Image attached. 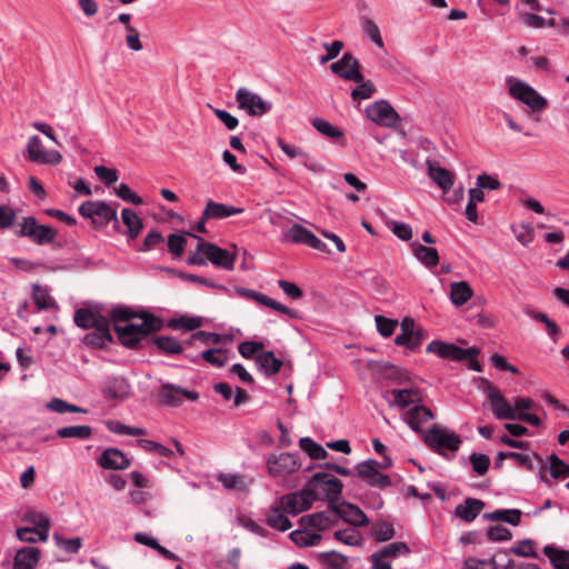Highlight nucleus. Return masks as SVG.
<instances>
[{
  "label": "nucleus",
  "instance_id": "14",
  "mask_svg": "<svg viewBox=\"0 0 569 569\" xmlns=\"http://www.w3.org/2000/svg\"><path fill=\"white\" fill-rule=\"evenodd\" d=\"M357 471L358 476L370 486L378 488H387L391 486L390 478L387 475L379 471L377 460L368 459L363 462L358 463Z\"/></svg>",
  "mask_w": 569,
  "mask_h": 569
},
{
  "label": "nucleus",
  "instance_id": "31",
  "mask_svg": "<svg viewBox=\"0 0 569 569\" xmlns=\"http://www.w3.org/2000/svg\"><path fill=\"white\" fill-rule=\"evenodd\" d=\"M104 395L109 398L123 400L130 395V385L123 377L109 378L104 386Z\"/></svg>",
  "mask_w": 569,
  "mask_h": 569
},
{
  "label": "nucleus",
  "instance_id": "8",
  "mask_svg": "<svg viewBox=\"0 0 569 569\" xmlns=\"http://www.w3.org/2000/svg\"><path fill=\"white\" fill-rule=\"evenodd\" d=\"M236 101L238 107L251 117H262L272 109L270 101L264 100L261 96L247 88H239L237 90Z\"/></svg>",
  "mask_w": 569,
  "mask_h": 569
},
{
  "label": "nucleus",
  "instance_id": "17",
  "mask_svg": "<svg viewBox=\"0 0 569 569\" xmlns=\"http://www.w3.org/2000/svg\"><path fill=\"white\" fill-rule=\"evenodd\" d=\"M284 238L291 242L307 244L312 249L326 251L327 246L313 232L300 224H293L286 233Z\"/></svg>",
  "mask_w": 569,
  "mask_h": 569
},
{
  "label": "nucleus",
  "instance_id": "13",
  "mask_svg": "<svg viewBox=\"0 0 569 569\" xmlns=\"http://www.w3.org/2000/svg\"><path fill=\"white\" fill-rule=\"evenodd\" d=\"M308 486L318 495L321 492L330 500L337 499L342 491V482L338 478L321 472L316 473Z\"/></svg>",
  "mask_w": 569,
  "mask_h": 569
},
{
  "label": "nucleus",
  "instance_id": "40",
  "mask_svg": "<svg viewBox=\"0 0 569 569\" xmlns=\"http://www.w3.org/2000/svg\"><path fill=\"white\" fill-rule=\"evenodd\" d=\"M312 126L316 130H318L323 136L331 138L337 141H341L343 144L345 133L338 127L331 124L328 120L323 118H316L312 120Z\"/></svg>",
  "mask_w": 569,
  "mask_h": 569
},
{
  "label": "nucleus",
  "instance_id": "44",
  "mask_svg": "<svg viewBox=\"0 0 569 569\" xmlns=\"http://www.w3.org/2000/svg\"><path fill=\"white\" fill-rule=\"evenodd\" d=\"M299 447L303 450L311 459H325L328 456L327 450L309 437H303L299 440Z\"/></svg>",
  "mask_w": 569,
  "mask_h": 569
},
{
  "label": "nucleus",
  "instance_id": "27",
  "mask_svg": "<svg viewBox=\"0 0 569 569\" xmlns=\"http://www.w3.org/2000/svg\"><path fill=\"white\" fill-rule=\"evenodd\" d=\"M415 258L428 269H433L439 263V253L436 248L426 247L421 243H411Z\"/></svg>",
  "mask_w": 569,
  "mask_h": 569
},
{
  "label": "nucleus",
  "instance_id": "4",
  "mask_svg": "<svg viewBox=\"0 0 569 569\" xmlns=\"http://www.w3.org/2000/svg\"><path fill=\"white\" fill-rule=\"evenodd\" d=\"M266 467L268 475L277 483L283 485L291 475L300 469L301 463L293 453L272 452L266 460Z\"/></svg>",
  "mask_w": 569,
  "mask_h": 569
},
{
  "label": "nucleus",
  "instance_id": "39",
  "mask_svg": "<svg viewBox=\"0 0 569 569\" xmlns=\"http://www.w3.org/2000/svg\"><path fill=\"white\" fill-rule=\"evenodd\" d=\"M282 511L280 505L270 508L267 513V523L273 529L287 531L291 528V522Z\"/></svg>",
  "mask_w": 569,
  "mask_h": 569
},
{
  "label": "nucleus",
  "instance_id": "11",
  "mask_svg": "<svg viewBox=\"0 0 569 569\" xmlns=\"http://www.w3.org/2000/svg\"><path fill=\"white\" fill-rule=\"evenodd\" d=\"M427 352L435 353L442 359L466 360L478 355L475 348L462 349L453 343L433 340L427 346Z\"/></svg>",
  "mask_w": 569,
  "mask_h": 569
},
{
  "label": "nucleus",
  "instance_id": "63",
  "mask_svg": "<svg viewBox=\"0 0 569 569\" xmlns=\"http://www.w3.org/2000/svg\"><path fill=\"white\" fill-rule=\"evenodd\" d=\"M470 462L472 465L473 471L479 476H483L490 466L489 457L483 453H472L470 456Z\"/></svg>",
  "mask_w": 569,
  "mask_h": 569
},
{
  "label": "nucleus",
  "instance_id": "49",
  "mask_svg": "<svg viewBox=\"0 0 569 569\" xmlns=\"http://www.w3.org/2000/svg\"><path fill=\"white\" fill-rule=\"evenodd\" d=\"M23 519L24 521L34 526V528L46 530L49 533L50 519L46 513L36 510H29L24 513Z\"/></svg>",
  "mask_w": 569,
  "mask_h": 569
},
{
  "label": "nucleus",
  "instance_id": "41",
  "mask_svg": "<svg viewBox=\"0 0 569 569\" xmlns=\"http://www.w3.org/2000/svg\"><path fill=\"white\" fill-rule=\"evenodd\" d=\"M491 521H503L512 526H517L521 520V511L519 509H498L486 515Z\"/></svg>",
  "mask_w": 569,
  "mask_h": 569
},
{
  "label": "nucleus",
  "instance_id": "7",
  "mask_svg": "<svg viewBox=\"0 0 569 569\" xmlns=\"http://www.w3.org/2000/svg\"><path fill=\"white\" fill-rule=\"evenodd\" d=\"M17 234L29 238L39 246H43L51 243L56 239L57 231L49 226L39 224L34 217H24L19 223Z\"/></svg>",
  "mask_w": 569,
  "mask_h": 569
},
{
  "label": "nucleus",
  "instance_id": "28",
  "mask_svg": "<svg viewBox=\"0 0 569 569\" xmlns=\"http://www.w3.org/2000/svg\"><path fill=\"white\" fill-rule=\"evenodd\" d=\"M213 390L222 396L224 400H232L234 407H239L249 400V395L243 389L237 387L233 390L227 382L216 383Z\"/></svg>",
  "mask_w": 569,
  "mask_h": 569
},
{
  "label": "nucleus",
  "instance_id": "23",
  "mask_svg": "<svg viewBox=\"0 0 569 569\" xmlns=\"http://www.w3.org/2000/svg\"><path fill=\"white\" fill-rule=\"evenodd\" d=\"M242 212V208L208 200L203 209V219H224Z\"/></svg>",
  "mask_w": 569,
  "mask_h": 569
},
{
  "label": "nucleus",
  "instance_id": "34",
  "mask_svg": "<svg viewBox=\"0 0 569 569\" xmlns=\"http://www.w3.org/2000/svg\"><path fill=\"white\" fill-rule=\"evenodd\" d=\"M256 365L267 376H273L281 369L282 361L272 351H264L257 356Z\"/></svg>",
  "mask_w": 569,
  "mask_h": 569
},
{
  "label": "nucleus",
  "instance_id": "53",
  "mask_svg": "<svg viewBox=\"0 0 569 569\" xmlns=\"http://www.w3.org/2000/svg\"><path fill=\"white\" fill-rule=\"evenodd\" d=\"M32 297L39 309H51L56 307L53 298L49 295L47 289H43L40 286L33 287Z\"/></svg>",
  "mask_w": 569,
  "mask_h": 569
},
{
  "label": "nucleus",
  "instance_id": "64",
  "mask_svg": "<svg viewBox=\"0 0 569 569\" xmlns=\"http://www.w3.org/2000/svg\"><path fill=\"white\" fill-rule=\"evenodd\" d=\"M462 569H497L493 559L467 558L462 563Z\"/></svg>",
  "mask_w": 569,
  "mask_h": 569
},
{
  "label": "nucleus",
  "instance_id": "1",
  "mask_svg": "<svg viewBox=\"0 0 569 569\" xmlns=\"http://www.w3.org/2000/svg\"><path fill=\"white\" fill-rule=\"evenodd\" d=\"M110 318L114 322V331L121 343L129 348H136L150 332L161 328L159 318L141 312L136 315L128 307H117L110 311Z\"/></svg>",
  "mask_w": 569,
  "mask_h": 569
},
{
  "label": "nucleus",
  "instance_id": "12",
  "mask_svg": "<svg viewBox=\"0 0 569 569\" xmlns=\"http://www.w3.org/2000/svg\"><path fill=\"white\" fill-rule=\"evenodd\" d=\"M191 236V233H189ZM193 238L199 240V250H203L207 260L213 263L216 267L232 270L234 268L236 257L228 250L222 249L211 242H206L197 236Z\"/></svg>",
  "mask_w": 569,
  "mask_h": 569
},
{
  "label": "nucleus",
  "instance_id": "15",
  "mask_svg": "<svg viewBox=\"0 0 569 569\" xmlns=\"http://www.w3.org/2000/svg\"><path fill=\"white\" fill-rule=\"evenodd\" d=\"M331 71L347 80L361 82L363 76L359 71V61L351 54L345 53L340 60L330 66Z\"/></svg>",
  "mask_w": 569,
  "mask_h": 569
},
{
  "label": "nucleus",
  "instance_id": "26",
  "mask_svg": "<svg viewBox=\"0 0 569 569\" xmlns=\"http://www.w3.org/2000/svg\"><path fill=\"white\" fill-rule=\"evenodd\" d=\"M395 343L410 350L419 347V338L415 337V320L412 318L407 317L401 321V333L396 337Z\"/></svg>",
  "mask_w": 569,
  "mask_h": 569
},
{
  "label": "nucleus",
  "instance_id": "47",
  "mask_svg": "<svg viewBox=\"0 0 569 569\" xmlns=\"http://www.w3.org/2000/svg\"><path fill=\"white\" fill-rule=\"evenodd\" d=\"M383 557L389 559H397L401 556H407L411 552L409 546L402 541L391 542L378 550Z\"/></svg>",
  "mask_w": 569,
  "mask_h": 569
},
{
  "label": "nucleus",
  "instance_id": "9",
  "mask_svg": "<svg viewBox=\"0 0 569 569\" xmlns=\"http://www.w3.org/2000/svg\"><path fill=\"white\" fill-rule=\"evenodd\" d=\"M485 393L487 399L491 406L492 413L497 419L500 420H515L517 419L516 409H513V405H511L500 392V390L488 383Z\"/></svg>",
  "mask_w": 569,
  "mask_h": 569
},
{
  "label": "nucleus",
  "instance_id": "48",
  "mask_svg": "<svg viewBox=\"0 0 569 569\" xmlns=\"http://www.w3.org/2000/svg\"><path fill=\"white\" fill-rule=\"evenodd\" d=\"M17 536L21 541L26 542H37V541H47L49 533L46 530H40L37 528H19L17 530Z\"/></svg>",
  "mask_w": 569,
  "mask_h": 569
},
{
  "label": "nucleus",
  "instance_id": "60",
  "mask_svg": "<svg viewBox=\"0 0 569 569\" xmlns=\"http://www.w3.org/2000/svg\"><path fill=\"white\" fill-rule=\"evenodd\" d=\"M157 347L164 351L166 353H171V355H174V353H179L181 352V346L179 343L178 340H176L174 338H170V337H158L156 340H154Z\"/></svg>",
  "mask_w": 569,
  "mask_h": 569
},
{
  "label": "nucleus",
  "instance_id": "22",
  "mask_svg": "<svg viewBox=\"0 0 569 569\" xmlns=\"http://www.w3.org/2000/svg\"><path fill=\"white\" fill-rule=\"evenodd\" d=\"M98 463L103 469L122 470L129 467L130 461L122 451L108 448L98 458Z\"/></svg>",
  "mask_w": 569,
  "mask_h": 569
},
{
  "label": "nucleus",
  "instance_id": "37",
  "mask_svg": "<svg viewBox=\"0 0 569 569\" xmlns=\"http://www.w3.org/2000/svg\"><path fill=\"white\" fill-rule=\"evenodd\" d=\"M121 219L123 224L127 227L126 234L130 239H136L141 229H142V220L139 218L136 211L129 208H124L121 211Z\"/></svg>",
  "mask_w": 569,
  "mask_h": 569
},
{
  "label": "nucleus",
  "instance_id": "55",
  "mask_svg": "<svg viewBox=\"0 0 569 569\" xmlns=\"http://www.w3.org/2000/svg\"><path fill=\"white\" fill-rule=\"evenodd\" d=\"M27 151L29 159L33 162H40L44 154L42 142L38 136H32L28 140Z\"/></svg>",
  "mask_w": 569,
  "mask_h": 569
},
{
  "label": "nucleus",
  "instance_id": "57",
  "mask_svg": "<svg viewBox=\"0 0 569 569\" xmlns=\"http://www.w3.org/2000/svg\"><path fill=\"white\" fill-rule=\"evenodd\" d=\"M171 326L174 329L194 330L202 326V319L200 317L183 316L172 320Z\"/></svg>",
  "mask_w": 569,
  "mask_h": 569
},
{
  "label": "nucleus",
  "instance_id": "25",
  "mask_svg": "<svg viewBox=\"0 0 569 569\" xmlns=\"http://www.w3.org/2000/svg\"><path fill=\"white\" fill-rule=\"evenodd\" d=\"M278 146L289 158H299L308 170L312 172H319L322 170V167L318 162L313 161L301 148L289 144L283 140H278Z\"/></svg>",
  "mask_w": 569,
  "mask_h": 569
},
{
  "label": "nucleus",
  "instance_id": "6",
  "mask_svg": "<svg viewBox=\"0 0 569 569\" xmlns=\"http://www.w3.org/2000/svg\"><path fill=\"white\" fill-rule=\"evenodd\" d=\"M317 499L318 493L307 485L300 491L282 496L279 502L283 512L297 516L308 510Z\"/></svg>",
  "mask_w": 569,
  "mask_h": 569
},
{
  "label": "nucleus",
  "instance_id": "5",
  "mask_svg": "<svg viewBox=\"0 0 569 569\" xmlns=\"http://www.w3.org/2000/svg\"><path fill=\"white\" fill-rule=\"evenodd\" d=\"M79 213L96 228H103L110 222L114 223L116 229L119 226L117 207L104 201H86L79 207Z\"/></svg>",
  "mask_w": 569,
  "mask_h": 569
},
{
  "label": "nucleus",
  "instance_id": "46",
  "mask_svg": "<svg viewBox=\"0 0 569 569\" xmlns=\"http://www.w3.org/2000/svg\"><path fill=\"white\" fill-rule=\"evenodd\" d=\"M548 468L555 479H565L569 477V465L561 460L557 455L548 457Z\"/></svg>",
  "mask_w": 569,
  "mask_h": 569
},
{
  "label": "nucleus",
  "instance_id": "16",
  "mask_svg": "<svg viewBox=\"0 0 569 569\" xmlns=\"http://www.w3.org/2000/svg\"><path fill=\"white\" fill-rule=\"evenodd\" d=\"M338 521V513L335 510H323L307 515L300 518V526L310 528L313 532L320 533L331 528Z\"/></svg>",
  "mask_w": 569,
  "mask_h": 569
},
{
  "label": "nucleus",
  "instance_id": "36",
  "mask_svg": "<svg viewBox=\"0 0 569 569\" xmlns=\"http://www.w3.org/2000/svg\"><path fill=\"white\" fill-rule=\"evenodd\" d=\"M241 293L254 301H257L259 305L261 306H266V307H269L276 311H279L281 313H286V315H291L292 311L287 308L286 306L279 303L278 301H276L274 299L268 297L267 295L264 293H261V292H258V291H254V290H250V289H242L241 290Z\"/></svg>",
  "mask_w": 569,
  "mask_h": 569
},
{
  "label": "nucleus",
  "instance_id": "59",
  "mask_svg": "<svg viewBox=\"0 0 569 569\" xmlns=\"http://www.w3.org/2000/svg\"><path fill=\"white\" fill-rule=\"evenodd\" d=\"M375 321L378 332L386 338L390 337L398 326L396 320L386 318L383 316H376Z\"/></svg>",
  "mask_w": 569,
  "mask_h": 569
},
{
  "label": "nucleus",
  "instance_id": "42",
  "mask_svg": "<svg viewBox=\"0 0 569 569\" xmlns=\"http://www.w3.org/2000/svg\"><path fill=\"white\" fill-rule=\"evenodd\" d=\"M360 26L362 32L370 39L372 43L378 46L379 48H383L385 43L380 33V29L378 24L368 17H361Z\"/></svg>",
  "mask_w": 569,
  "mask_h": 569
},
{
  "label": "nucleus",
  "instance_id": "24",
  "mask_svg": "<svg viewBox=\"0 0 569 569\" xmlns=\"http://www.w3.org/2000/svg\"><path fill=\"white\" fill-rule=\"evenodd\" d=\"M40 560V550L36 547H24L16 552L13 569H34Z\"/></svg>",
  "mask_w": 569,
  "mask_h": 569
},
{
  "label": "nucleus",
  "instance_id": "30",
  "mask_svg": "<svg viewBox=\"0 0 569 569\" xmlns=\"http://www.w3.org/2000/svg\"><path fill=\"white\" fill-rule=\"evenodd\" d=\"M473 297V290L467 281H457L450 284L449 298L455 307L466 305Z\"/></svg>",
  "mask_w": 569,
  "mask_h": 569
},
{
  "label": "nucleus",
  "instance_id": "29",
  "mask_svg": "<svg viewBox=\"0 0 569 569\" xmlns=\"http://www.w3.org/2000/svg\"><path fill=\"white\" fill-rule=\"evenodd\" d=\"M485 503L475 498H468L463 503L458 505L455 510V515L467 521L472 522L483 509Z\"/></svg>",
  "mask_w": 569,
  "mask_h": 569
},
{
  "label": "nucleus",
  "instance_id": "50",
  "mask_svg": "<svg viewBox=\"0 0 569 569\" xmlns=\"http://www.w3.org/2000/svg\"><path fill=\"white\" fill-rule=\"evenodd\" d=\"M201 358L208 363L221 368L228 361L227 350L223 349H208L201 352Z\"/></svg>",
  "mask_w": 569,
  "mask_h": 569
},
{
  "label": "nucleus",
  "instance_id": "45",
  "mask_svg": "<svg viewBox=\"0 0 569 569\" xmlns=\"http://www.w3.org/2000/svg\"><path fill=\"white\" fill-rule=\"evenodd\" d=\"M91 435L92 429L89 426H69L57 430V436L60 438L88 439Z\"/></svg>",
  "mask_w": 569,
  "mask_h": 569
},
{
  "label": "nucleus",
  "instance_id": "19",
  "mask_svg": "<svg viewBox=\"0 0 569 569\" xmlns=\"http://www.w3.org/2000/svg\"><path fill=\"white\" fill-rule=\"evenodd\" d=\"M160 398L163 403L178 406L182 402L183 398L194 401L199 398V393L193 390L182 389L173 385H163L160 390Z\"/></svg>",
  "mask_w": 569,
  "mask_h": 569
},
{
  "label": "nucleus",
  "instance_id": "2",
  "mask_svg": "<svg viewBox=\"0 0 569 569\" xmlns=\"http://www.w3.org/2000/svg\"><path fill=\"white\" fill-rule=\"evenodd\" d=\"M422 439L428 448L442 456L447 452L455 455L462 442L459 435L440 425H433L423 432Z\"/></svg>",
  "mask_w": 569,
  "mask_h": 569
},
{
  "label": "nucleus",
  "instance_id": "52",
  "mask_svg": "<svg viewBox=\"0 0 569 569\" xmlns=\"http://www.w3.org/2000/svg\"><path fill=\"white\" fill-rule=\"evenodd\" d=\"M510 552L518 557L538 558V553L535 550V542L531 539L518 541L510 548Z\"/></svg>",
  "mask_w": 569,
  "mask_h": 569
},
{
  "label": "nucleus",
  "instance_id": "54",
  "mask_svg": "<svg viewBox=\"0 0 569 569\" xmlns=\"http://www.w3.org/2000/svg\"><path fill=\"white\" fill-rule=\"evenodd\" d=\"M53 539L59 548L63 549L69 553H77L82 545L80 538H63L58 533H54Z\"/></svg>",
  "mask_w": 569,
  "mask_h": 569
},
{
  "label": "nucleus",
  "instance_id": "3",
  "mask_svg": "<svg viewBox=\"0 0 569 569\" xmlns=\"http://www.w3.org/2000/svg\"><path fill=\"white\" fill-rule=\"evenodd\" d=\"M506 84L509 94L531 110L540 112L548 107V100L523 80L510 76L506 78Z\"/></svg>",
  "mask_w": 569,
  "mask_h": 569
},
{
  "label": "nucleus",
  "instance_id": "43",
  "mask_svg": "<svg viewBox=\"0 0 569 569\" xmlns=\"http://www.w3.org/2000/svg\"><path fill=\"white\" fill-rule=\"evenodd\" d=\"M543 553L550 559L556 569H569V552L552 546H545Z\"/></svg>",
  "mask_w": 569,
  "mask_h": 569
},
{
  "label": "nucleus",
  "instance_id": "38",
  "mask_svg": "<svg viewBox=\"0 0 569 569\" xmlns=\"http://www.w3.org/2000/svg\"><path fill=\"white\" fill-rule=\"evenodd\" d=\"M73 319L76 325L83 329H92L96 326H101V323L108 321L107 319L87 309H78L74 312Z\"/></svg>",
  "mask_w": 569,
  "mask_h": 569
},
{
  "label": "nucleus",
  "instance_id": "58",
  "mask_svg": "<svg viewBox=\"0 0 569 569\" xmlns=\"http://www.w3.org/2000/svg\"><path fill=\"white\" fill-rule=\"evenodd\" d=\"M193 337L201 341L203 345H220L230 340V338L227 335H220L209 331H198Z\"/></svg>",
  "mask_w": 569,
  "mask_h": 569
},
{
  "label": "nucleus",
  "instance_id": "33",
  "mask_svg": "<svg viewBox=\"0 0 569 569\" xmlns=\"http://www.w3.org/2000/svg\"><path fill=\"white\" fill-rule=\"evenodd\" d=\"M338 518L341 517L345 521L352 526L361 527L368 523L366 513L352 503H342L339 508Z\"/></svg>",
  "mask_w": 569,
  "mask_h": 569
},
{
  "label": "nucleus",
  "instance_id": "20",
  "mask_svg": "<svg viewBox=\"0 0 569 569\" xmlns=\"http://www.w3.org/2000/svg\"><path fill=\"white\" fill-rule=\"evenodd\" d=\"M429 178L447 193L453 186L455 176L446 168L440 167L436 161L426 162Z\"/></svg>",
  "mask_w": 569,
  "mask_h": 569
},
{
  "label": "nucleus",
  "instance_id": "18",
  "mask_svg": "<svg viewBox=\"0 0 569 569\" xmlns=\"http://www.w3.org/2000/svg\"><path fill=\"white\" fill-rule=\"evenodd\" d=\"M386 399L390 405H393L400 409H405L411 405H420L422 401V396L419 389L403 388L387 391Z\"/></svg>",
  "mask_w": 569,
  "mask_h": 569
},
{
  "label": "nucleus",
  "instance_id": "32",
  "mask_svg": "<svg viewBox=\"0 0 569 569\" xmlns=\"http://www.w3.org/2000/svg\"><path fill=\"white\" fill-rule=\"evenodd\" d=\"M111 340L112 337L108 321L101 323V326H96L92 328V331L84 337V342L96 348H104Z\"/></svg>",
  "mask_w": 569,
  "mask_h": 569
},
{
  "label": "nucleus",
  "instance_id": "62",
  "mask_svg": "<svg viewBox=\"0 0 569 569\" xmlns=\"http://www.w3.org/2000/svg\"><path fill=\"white\" fill-rule=\"evenodd\" d=\"M218 480L229 490L244 488L242 477L237 473H220Z\"/></svg>",
  "mask_w": 569,
  "mask_h": 569
},
{
  "label": "nucleus",
  "instance_id": "10",
  "mask_svg": "<svg viewBox=\"0 0 569 569\" xmlns=\"http://www.w3.org/2000/svg\"><path fill=\"white\" fill-rule=\"evenodd\" d=\"M366 116L372 122L388 128H393L399 121V114L386 100L376 101L366 108Z\"/></svg>",
  "mask_w": 569,
  "mask_h": 569
},
{
  "label": "nucleus",
  "instance_id": "51",
  "mask_svg": "<svg viewBox=\"0 0 569 569\" xmlns=\"http://www.w3.org/2000/svg\"><path fill=\"white\" fill-rule=\"evenodd\" d=\"M335 538L348 546H360L362 542L360 532L355 528L337 530L335 532Z\"/></svg>",
  "mask_w": 569,
  "mask_h": 569
},
{
  "label": "nucleus",
  "instance_id": "61",
  "mask_svg": "<svg viewBox=\"0 0 569 569\" xmlns=\"http://www.w3.org/2000/svg\"><path fill=\"white\" fill-rule=\"evenodd\" d=\"M116 194L124 201L133 203L136 206H140L143 203L141 197L134 193L128 184L121 183L114 189Z\"/></svg>",
  "mask_w": 569,
  "mask_h": 569
},
{
  "label": "nucleus",
  "instance_id": "35",
  "mask_svg": "<svg viewBox=\"0 0 569 569\" xmlns=\"http://www.w3.org/2000/svg\"><path fill=\"white\" fill-rule=\"evenodd\" d=\"M290 539L298 547H311L319 545L321 540V535L318 532H313L310 528L306 526H301L300 529L293 530L290 533Z\"/></svg>",
  "mask_w": 569,
  "mask_h": 569
},
{
  "label": "nucleus",
  "instance_id": "56",
  "mask_svg": "<svg viewBox=\"0 0 569 569\" xmlns=\"http://www.w3.org/2000/svg\"><path fill=\"white\" fill-rule=\"evenodd\" d=\"M319 559L331 569H342L347 562V558L336 551L323 552L319 556Z\"/></svg>",
  "mask_w": 569,
  "mask_h": 569
},
{
  "label": "nucleus",
  "instance_id": "21",
  "mask_svg": "<svg viewBox=\"0 0 569 569\" xmlns=\"http://www.w3.org/2000/svg\"><path fill=\"white\" fill-rule=\"evenodd\" d=\"M433 419V413L431 410L422 405H416L412 408L408 409L403 415L405 422L417 432H421L423 435L425 431L421 430V426Z\"/></svg>",
  "mask_w": 569,
  "mask_h": 569
}]
</instances>
